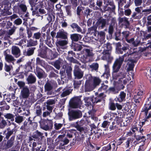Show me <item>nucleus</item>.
Returning a JSON list of instances; mask_svg holds the SVG:
<instances>
[{"label":"nucleus","instance_id":"nucleus-1","mask_svg":"<svg viewBox=\"0 0 151 151\" xmlns=\"http://www.w3.org/2000/svg\"><path fill=\"white\" fill-rule=\"evenodd\" d=\"M124 61L123 56H120L114 62L112 67V77L114 79L120 80L125 77L126 74L123 71H119Z\"/></svg>","mask_w":151,"mask_h":151},{"label":"nucleus","instance_id":"nucleus-2","mask_svg":"<svg viewBox=\"0 0 151 151\" xmlns=\"http://www.w3.org/2000/svg\"><path fill=\"white\" fill-rule=\"evenodd\" d=\"M68 115L70 121L80 118L82 116L81 111L79 110L71 111L68 114Z\"/></svg>","mask_w":151,"mask_h":151},{"label":"nucleus","instance_id":"nucleus-3","mask_svg":"<svg viewBox=\"0 0 151 151\" xmlns=\"http://www.w3.org/2000/svg\"><path fill=\"white\" fill-rule=\"evenodd\" d=\"M87 121L86 119H82L79 121L76 122V124L74 127L76 128L77 130L81 132H83L84 131V128L83 127H81L83 125H86Z\"/></svg>","mask_w":151,"mask_h":151},{"label":"nucleus","instance_id":"nucleus-4","mask_svg":"<svg viewBox=\"0 0 151 151\" xmlns=\"http://www.w3.org/2000/svg\"><path fill=\"white\" fill-rule=\"evenodd\" d=\"M81 104L80 99L78 97H75L71 99L70 103V105L72 108H76L79 107Z\"/></svg>","mask_w":151,"mask_h":151},{"label":"nucleus","instance_id":"nucleus-5","mask_svg":"<svg viewBox=\"0 0 151 151\" xmlns=\"http://www.w3.org/2000/svg\"><path fill=\"white\" fill-rule=\"evenodd\" d=\"M122 50L124 52H126V53L121 56H123L124 59L125 57H127V58H132V57H133L134 56V53L131 52L129 49V47L128 45H127L123 47L122 48Z\"/></svg>","mask_w":151,"mask_h":151},{"label":"nucleus","instance_id":"nucleus-6","mask_svg":"<svg viewBox=\"0 0 151 151\" xmlns=\"http://www.w3.org/2000/svg\"><path fill=\"white\" fill-rule=\"evenodd\" d=\"M86 78L87 79H89L95 87L99 84L101 81L99 78L93 77L90 74L87 75L86 76Z\"/></svg>","mask_w":151,"mask_h":151},{"label":"nucleus","instance_id":"nucleus-7","mask_svg":"<svg viewBox=\"0 0 151 151\" xmlns=\"http://www.w3.org/2000/svg\"><path fill=\"white\" fill-rule=\"evenodd\" d=\"M16 127V124L14 123L10 124L9 127L7 129L8 132L6 134V139H8L14 132H15L17 131L16 129H15Z\"/></svg>","mask_w":151,"mask_h":151},{"label":"nucleus","instance_id":"nucleus-8","mask_svg":"<svg viewBox=\"0 0 151 151\" xmlns=\"http://www.w3.org/2000/svg\"><path fill=\"white\" fill-rule=\"evenodd\" d=\"M8 52H9L8 50H6L4 52V55L5 57V60L8 63H11L14 65V62L15 61L16 59L12 55L8 54Z\"/></svg>","mask_w":151,"mask_h":151},{"label":"nucleus","instance_id":"nucleus-9","mask_svg":"<svg viewBox=\"0 0 151 151\" xmlns=\"http://www.w3.org/2000/svg\"><path fill=\"white\" fill-rule=\"evenodd\" d=\"M45 91L48 95H52L53 93V83L52 82H47L44 86Z\"/></svg>","mask_w":151,"mask_h":151},{"label":"nucleus","instance_id":"nucleus-10","mask_svg":"<svg viewBox=\"0 0 151 151\" xmlns=\"http://www.w3.org/2000/svg\"><path fill=\"white\" fill-rule=\"evenodd\" d=\"M30 94V91L27 86L22 88L20 93V97L24 99H27Z\"/></svg>","mask_w":151,"mask_h":151},{"label":"nucleus","instance_id":"nucleus-11","mask_svg":"<svg viewBox=\"0 0 151 151\" xmlns=\"http://www.w3.org/2000/svg\"><path fill=\"white\" fill-rule=\"evenodd\" d=\"M78 65H76L74 70V74L76 78L78 79L82 78L83 75V73L79 68Z\"/></svg>","mask_w":151,"mask_h":151},{"label":"nucleus","instance_id":"nucleus-12","mask_svg":"<svg viewBox=\"0 0 151 151\" xmlns=\"http://www.w3.org/2000/svg\"><path fill=\"white\" fill-rule=\"evenodd\" d=\"M95 88L89 79H87L85 85V91H90Z\"/></svg>","mask_w":151,"mask_h":151},{"label":"nucleus","instance_id":"nucleus-13","mask_svg":"<svg viewBox=\"0 0 151 151\" xmlns=\"http://www.w3.org/2000/svg\"><path fill=\"white\" fill-rule=\"evenodd\" d=\"M132 58H127L125 60V61H129L127 64V65L128 66V67L127 68V71L132 70H133L134 65V63L136 62L135 60L132 59Z\"/></svg>","mask_w":151,"mask_h":151},{"label":"nucleus","instance_id":"nucleus-14","mask_svg":"<svg viewBox=\"0 0 151 151\" xmlns=\"http://www.w3.org/2000/svg\"><path fill=\"white\" fill-rule=\"evenodd\" d=\"M11 52L16 58H18L20 55L21 51L19 48L16 46H13L11 48Z\"/></svg>","mask_w":151,"mask_h":151},{"label":"nucleus","instance_id":"nucleus-15","mask_svg":"<svg viewBox=\"0 0 151 151\" xmlns=\"http://www.w3.org/2000/svg\"><path fill=\"white\" fill-rule=\"evenodd\" d=\"M119 23L122 26H124L125 27H128L129 23L128 20V18L125 17H119Z\"/></svg>","mask_w":151,"mask_h":151},{"label":"nucleus","instance_id":"nucleus-16","mask_svg":"<svg viewBox=\"0 0 151 151\" xmlns=\"http://www.w3.org/2000/svg\"><path fill=\"white\" fill-rule=\"evenodd\" d=\"M35 73L39 79L44 78L45 76V72L41 69L36 67Z\"/></svg>","mask_w":151,"mask_h":151},{"label":"nucleus","instance_id":"nucleus-17","mask_svg":"<svg viewBox=\"0 0 151 151\" xmlns=\"http://www.w3.org/2000/svg\"><path fill=\"white\" fill-rule=\"evenodd\" d=\"M56 37L57 38H60L63 39H67V33L63 30H59L57 32Z\"/></svg>","mask_w":151,"mask_h":151},{"label":"nucleus","instance_id":"nucleus-18","mask_svg":"<svg viewBox=\"0 0 151 151\" xmlns=\"http://www.w3.org/2000/svg\"><path fill=\"white\" fill-rule=\"evenodd\" d=\"M48 122L49 123L48 125L47 124H44L43 123L41 124V128L47 131L49 129H51L53 126V123L51 120H48Z\"/></svg>","mask_w":151,"mask_h":151},{"label":"nucleus","instance_id":"nucleus-19","mask_svg":"<svg viewBox=\"0 0 151 151\" xmlns=\"http://www.w3.org/2000/svg\"><path fill=\"white\" fill-rule=\"evenodd\" d=\"M14 138L15 136H12L10 139L7 141L6 144H5L4 147L5 149H8L13 146L14 143Z\"/></svg>","mask_w":151,"mask_h":151},{"label":"nucleus","instance_id":"nucleus-20","mask_svg":"<svg viewBox=\"0 0 151 151\" xmlns=\"http://www.w3.org/2000/svg\"><path fill=\"white\" fill-rule=\"evenodd\" d=\"M105 33L104 32L101 31L98 33V37L96 36L95 37H94V38L96 40H99L101 42L103 41L105 39Z\"/></svg>","mask_w":151,"mask_h":151},{"label":"nucleus","instance_id":"nucleus-21","mask_svg":"<svg viewBox=\"0 0 151 151\" xmlns=\"http://www.w3.org/2000/svg\"><path fill=\"white\" fill-rule=\"evenodd\" d=\"M128 42L131 43L134 46L136 47L140 43V40L138 38L137 39L134 40V38H131L130 39H127L126 40Z\"/></svg>","mask_w":151,"mask_h":151},{"label":"nucleus","instance_id":"nucleus-22","mask_svg":"<svg viewBox=\"0 0 151 151\" xmlns=\"http://www.w3.org/2000/svg\"><path fill=\"white\" fill-rule=\"evenodd\" d=\"M26 80L28 84L34 83L36 81V77L32 74L28 76Z\"/></svg>","mask_w":151,"mask_h":151},{"label":"nucleus","instance_id":"nucleus-23","mask_svg":"<svg viewBox=\"0 0 151 151\" xmlns=\"http://www.w3.org/2000/svg\"><path fill=\"white\" fill-rule=\"evenodd\" d=\"M70 37L72 41L77 42L81 39L82 36L78 34L75 33L71 35Z\"/></svg>","mask_w":151,"mask_h":151},{"label":"nucleus","instance_id":"nucleus-24","mask_svg":"<svg viewBox=\"0 0 151 151\" xmlns=\"http://www.w3.org/2000/svg\"><path fill=\"white\" fill-rule=\"evenodd\" d=\"M126 93L124 92H120L118 97L115 99V100L116 102H122L125 100Z\"/></svg>","mask_w":151,"mask_h":151},{"label":"nucleus","instance_id":"nucleus-25","mask_svg":"<svg viewBox=\"0 0 151 151\" xmlns=\"http://www.w3.org/2000/svg\"><path fill=\"white\" fill-rule=\"evenodd\" d=\"M68 43V39H65L64 40H59L56 43L57 47L61 46L63 49H65L64 46L66 45Z\"/></svg>","mask_w":151,"mask_h":151},{"label":"nucleus","instance_id":"nucleus-26","mask_svg":"<svg viewBox=\"0 0 151 151\" xmlns=\"http://www.w3.org/2000/svg\"><path fill=\"white\" fill-rule=\"evenodd\" d=\"M87 34L93 35L94 36H93V37L94 38L96 37L97 33L96 28L94 27H93L88 29Z\"/></svg>","mask_w":151,"mask_h":151},{"label":"nucleus","instance_id":"nucleus-27","mask_svg":"<svg viewBox=\"0 0 151 151\" xmlns=\"http://www.w3.org/2000/svg\"><path fill=\"white\" fill-rule=\"evenodd\" d=\"M83 52L87 57H92L94 55L93 52V50L91 49H83Z\"/></svg>","mask_w":151,"mask_h":151},{"label":"nucleus","instance_id":"nucleus-28","mask_svg":"<svg viewBox=\"0 0 151 151\" xmlns=\"http://www.w3.org/2000/svg\"><path fill=\"white\" fill-rule=\"evenodd\" d=\"M47 52H49V55H47V58L50 59H53L56 58L58 56V53L56 52H53L49 50Z\"/></svg>","mask_w":151,"mask_h":151},{"label":"nucleus","instance_id":"nucleus-29","mask_svg":"<svg viewBox=\"0 0 151 151\" xmlns=\"http://www.w3.org/2000/svg\"><path fill=\"white\" fill-rule=\"evenodd\" d=\"M104 54V58L109 61H110L113 60V57L111 55V52H109V51H106L105 53H103Z\"/></svg>","mask_w":151,"mask_h":151},{"label":"nucleus","instance_id":"nucleus-30","mask_svg":"<svg viewBox=\"0 0 151 151\" xmlns=\"http://www.w3.org/2000/svg\"><path fill=\"white\" fill-rule=\"evenodd\" d=\"M27 47L35 46L37 44V40H34L32 39H29L27 41Z\"/></svg>","mask_w":151,"mask_h":151},{"label":"nucleus","instance_id":"nucleus-31","mask_svg":"<svg viewBox=\"0 0 151 151\" xmlns=\"http://www.w3.org/2000/svg\"><path fill=\"white\" fill-rule=\"evenodd\" d=\"M62 64V61L57 60L52 63V65L57 69L59 70L60 68V65Z\"/></svg>","mask_w":151,"mask_h":151},{"label":"nucleus","instance_id":"nucleus-32","mask_svg":"<svg viewBox=\"0 0 151 151\" xmlns=\"http://www.w3.org/2000/svg\"><path fill=\"white\" fill-rule=\"evenodd\" d=\"M104 50L103 53H105L106 51H109V52H111V51L112 47L111 44L109 43H107L104 45Z\"/></svg>","mask_w":151,"mask_h":151},{"label":"nucleus","instance_id":"nucleus-33","mask_svg":"<svg viewBox=\"0 0 151 151\" xmlns=\"http://www.w3.org/2000/svg\"><path fill=\"white\" fill-rule=\"evenodd\" d=\"M98 23L100 27L103 28L105 26L106 24V20L105 19H99L98 21Z\"/></svg>","mask_w":151,"mask_h":151},{"label":"nucleus","instance_id":"nucleus-34","mask_svg":"<svg viewBox=\"0 0 151 151\" xmlns=\"http://www.w3.org/2000/svg\"><path fill=\"white\" fill-rule=\"evenodd\" d=\"M71 27L73 29H76L77 31L78 32H82V29L76 23H73L70 25Z\"/></svg>","mask_w":151,"mask_h":151},{"label":"nucleus","instance_id":"nucleus-35","mask_svg":"<svg viewBox=\"0 0 151 151\" xmlns=\"http://www.w3.org/2000/svg\"><path fill=\"white\" fill-rule=\"evenodd\" d=\"M151 109V103L149 102L148 103L146 104L143 108V110L146 114L147 115L149 110Z\"/></svg>","mask_w":151,"mask_h":151},{"label":"nucleus","instance_id":"nucleus-36","mask_svg":"<svg viewBox=\"0 0 151 151\" xmlns=\"http://www.w3.org/2000/svg\"><path fill=\"white\" fill-rule=\"evenodd\" d=\"M43 134L42 133L37 130L34 133L32 137L34 138H38L39 137H41Z\"/></svg>","mask_w":151,"mask_h":151},{"label":"nucleus","instance_id":"nucleus-37","mask_svg":"<svg viewBox=\"0 0 151 151\" xmlns=\"http://www.w3.org/2000/svg\"><path fill=\"white\" fill-rule=\"evenodd\" d=\"M49 50V49H47V50H42L40 54V56L43 58H47V55H48L47 54L49 53L47 52Z\"/></svg>","mask_w":151,"mask_h":151},{"label":"nucleus","instance_id":"nucleus-38","mask_svg":"<svg viewBox=\"0 0 151 151\" xmlns=\"http://www.w3.org/2000/svg\"><path fill=\"white\" fill-rule=\"evenodd\" d=\"M6 125V122L3 118H0V128H4Z\"/></svg>","mask_w":151,"mask_h":151},{"label":"nucleus","instance_id":"nucleus-39","mask_svg":"<svg viewBox=\"0 0 151 151\" xmlns=\"http://www.w3.org/2000/svg\"><path fill=\"white\" fill-rule=\"evenodd\" d=\"M86 105L89 106L91 104V97H85L84 99Z\"/></svg>","mask_w":151,"mask_h":151},{"label":"nucleus","instance_id":"nucleus-40","mask_svg":"<svg viewBox=\"0 0 151 151\" xmlns=\"http://www.w3.org/2000/svg\"><path fill=\"white\" fill-rule=\"evenodd\" d=\"M91 97V102L93 104L96 103L98 102H100L101 100V98L98 96L95 97Z\"/></svg>","mask_w":151,"mask_h":151},{"label":"nucleus","instance_id":"nucleus-41","mask_svg":"<svg viewBox=\"0 0 151 151\" xmlns=\"http://www.w3.org/2000/svg\"><path fill=\"white\" fill-rule=\"evenodd\" d=\"M90 67L92 69V70L96 71L98 69L99 65L97 63H94L90 65Z\"/></svg>","mask_w":151,"mask_h":151},{"label":"nucleus","instance_id":"nucleus-42","mask_svg":"<svg viewBox=\"0 0 151 151\" xmlns=\"http://www.w3.org/2000/svg\"><path fill=\"white\" fill-rule=\"evenodd\" d=\"M35 47H31L28 48L27 50V55L28 56H30L32 55L34 52V50L35 49Z\"/></svg>","mask_w":151,"mask_h":151},{"label":"nucleus","instance_id":"nucleus-43","mask_svg":"<svg viewBox=\"0 0 151 151\" xmlns=\"http://www.w3.org/2000/svg\"><path fill=\"white\" fill-rule=\"evenodd\" d=\"M63 92L61 94L60 96L61 97H64L68 95H69L71 92L70 90H63Z\"/></svg>","mask_w":151,"mask_h":151},{"label":"nucleus","instance_id":"nucleus-44","mask_svg":"<svg viewBox=\"0 0 151 151\" xmlns=\"http://www.w3.org/2000/svg\"><path fill=\"white\" fill-rule=\"evenodd\" d=\"M110 124V122L107 121H104L101 124V127L104 128H107Z\"/></svg>","mask_w":151,"mask_h":151},{"label":"nucleus","instance_id":"nucleus-45","mask_svg":"<svg viewBox=\"0 0 151 151\" xmlns=\"http://www.w3.org/2000/svg\"><path fill=\"white\" fill-rule=\"evenodd\" d=\"M5 118L10 119L12 121L14 120V116L12 114H7L4 115Z\"/></svg>","mask_w":151,"mask_h":151},{"label":"nucleus","instance_id":"nucleus-46","mask_svg":"<svg viewBox=\"0 0 151 151\" xmlns=\"http://www.w3.org/2000/svg\"><path fill=\"white\" fill-rule=\"evenodd\" d=\"M109 109L111 110L114 111L116 109V104L113 102H110L109 104Z\"/></svg>","mask_w":151,"mask_h":151},{"label":"nucleus","instance_id":"nucleus-47","mask_svg":"<svg viewBox=\"0 0 151 151\" xmlns=\"http://www.w3.org/2000/svg\"><path fill=\"white\" fill-rule=\"evenodd\" d=\"M15 31V29L14 28L9 29L7 32V33H6L7 37H9L10 36L13 34Z\"/></svg>","mask_w":151,"mask_h":151},{"label":"nucleus","instance_id":"nucleus-48","mask_svg":"<svg viewBox=\"0 0 151 151\" xmlns=\"http://www.w3.org/2000/svg\"><path fill=\"white\" fill-rule=\"evenodd\" d=\"M24 119L22 116H18L16 117L15 119V121L17 123H20L22 122Z\"/></svg>","mask_w":151,"mask_h":151},{"label":"nucleus","instance_id":"nucleus-49","mask_svg":"<svg viewBox=\"0 0 151 151\" xmlns=\"http://www.w3.org/2000/svg\"><path fill=\"white\" fill-rule=\"evenodd\" d=\"M108 87V86L105 85L104 84H102L101 87L99 89L98 91L100 92L105 91L107 88Z\"/></svg>","mask_w":151,"mask_h":151},{"label":"nucleus","instance_id":"nucleus-50","mask_svg":"<svg viewBox=\"0 0 151 151\" xmlns=\"http://www.w3.org/2000/svg\"><path fill=\"white\" fill-rule=\"evenodd\" d=\"M42 109L40 106H36V114L37 116H40L41 114Z\"/></svg>","mask_w":151,"mask_h":151},{"label":"nucleus","instance_id":"nucleus-51","mask_svg":"<svg viewBox=\"0 0 151 151\" xmlns=\"http://www.w3.org/2000/svg\"><path fill=\"white\" fill-rule=\"evenodd\" d=\"M68 59L69 61L71 63H76L78 65H80L81 64L79 63H78V61L74 59L72 57H68Z\"/></svg>","mask_w":151,"mask_h":151},{"label":"nucleus","instance_id":"nucleus-52","mask_svg":"<svg viewBox=\"0 0 151 151\" xmlns=\"http://www.w3.org/2000/svg\"><path fill=\"white\" fill-rule=\"evenodd\" d=\"M12 68V66L8 65L6 63L5 64L4 69L7 72L10 71Z\"/></svg>","mask_w":151,"mask_h":151},{"label":"nucleus","instance_id":"nucleus-53","mask_svg":"<svg viewBox=\"0 0 151 151\" xmlns=\"http://www.w3.org/2000/svg\"><path fill=\"white\" fill-rule=\"evenodd\" d=\"M19 7L23 12H26L27 10V7L25 5L21 4L19 6Z\"/></svg>","mask_w":151,"mask_h":151},{"label":"nucleus","instance_id":"nucleus-54","mask_svg":"<svg viewBox=\"0 0 151 151\" xmlns=\"http://www.w3.org/2000/svg\"><path fill=\"white\" fill-rule=\"evenodd\" d=\"M83 46H84L83 45H75V50L78 51H81V49L83 48Z\"/></svg>","mask_w":151,"mask_h":151},{"label":"nucleus","instance_id":"nucleus-55","mask_svg":"<svg viewBox=\"0 0 151 151\" xmlns=\"http://www.w3.org/2000/svg\"><path fill=\"white\" fill-rule=\"evenodd\" d=\"M45 42L49 47H51L52 46L50 39L48 37H47L46 39L45 40Z\"/></svg>","mask_w":151,"mask_h":151},{"label":"nucleus","instance_id":"nucleus-56","mask_svg":"<svg viewBox=\"0 0 151 151\" xmlns=\"http://www.w3.org/2000/svg\"><path fill=\"white\" fill-rule=\"evenodd\" d=\"M129 32L127 31H124L122 32L123 37L126 39V40L127 39H128L127 38L129 36Z\"/></svg>","mask_w":151,"mask_h":151},{"label":"nucleus","instance_id":"nucleus-57","mask_svg":"<svg viewBox=\"0 0 151 151\" xmlns=\"http://www.w3.org/2000/svg\"><path fill=\"white\" fill-rule=\"evenodd\" d=\"M41 34L39 32H37L34 34L33 38L36 39H39L40 38Z\"/></svg>","mask_w":151,"mask_h":151},{"label":"nucleus","instance_id":"nucleus-58","mask_svg":"<svg viewBox=\"0 0 151 151\" xmlns=\"http://www.w3.org/2000/svg\"><path fill=\"white\" fill-rule=\"evenodd\" d=\"M37 0H31L30 1L29 3L32 8H31L32 9H33V7L35 6L37 4Z\"/></svg>","mask_w":151,"mask_h":151},{"label":"nucleus","instance_id":"nucleus-59","mask_svg":"<svg viewBox=\"0 0 151 151\" xmlns=\"http://www.w3.org/2000/svg\"><path fill=\"white\" fill-rule=\"evenodd\" d=\"M46 35V34L45 33H43L42 35V37L40 38V46L43 45V42L44 41V39H45V37Z\"/></svg>","mask_w":151,"mask_h":151},{"label":"nucleus","instance_id":"nucleus-60","mask_svg":"<svg viewBox=\"0 0 151 151\" xmlns=\"http://www.w3.org/2000/svg\"><path fill=\"white\" fill-rule=\"evenodd\" d=\"M44 61L40 59L39 58H37L36 59V64L42 65L44 63Z\"/></svg>","mask_w":151,"mask_h":151},{"label":"nucleus","instance_id":"nucleus-61","mask_svg":"<svg viewBox=\"0 0 151 151\" xmlns=\"http://www.w3.org/2000/svg\"><path fill=\"white\" fill-rule=\"evenodd\" d=\"M17 84L20 88H23L25 86V83L24 82L22 81H19L18 82Z\"/></svg>","mask_w":151,"mask_h":151},{"label":"nucleus","instance_id":"nucleus-62","mask_svg":"<svg viewBox=\"0 0 151 151\" xmlns=\"http://www.w3.org/2000/svg\"><path fill=\"white\" fill-rule=\"evenodd\" d=\"M55 103V101L53 99L48 100L46 102L47 105H52Z\"/></svg>","mask_w":151,"mask_h":151},{"label":"nucleus","instance_id":"nucleus-63","mask_svg":"<svg viewBox=\"0 0 151 151\" xmlns=\"http://www.w3.org/2000/svg\"><path fill=\"white\" fill-rule=\"evenodd\" d=\"M55 128L56 130L60 129L63 126V124L55 123L54 124Z\"/></svg>","mask_w":151,"mask_h":151},{"label":"nucleus","instance_id":"nucleus-64","mask_svg":"<svg viewBox=\"0 0 151 151\" xmlns=\"http://www.w3.org/2000/svg\"><path fill=\"white\" fill-rule=\"evenodd\" d=\"M144 37L143 39L144 40H146L151 38V33L148 34H145L144 35Z\"/></svg>","mask_w":151,"mask_h":151}]
</instances>
